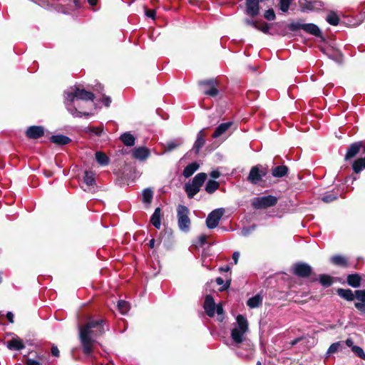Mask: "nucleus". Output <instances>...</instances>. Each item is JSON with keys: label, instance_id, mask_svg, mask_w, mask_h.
Listing matches in <instances>:
<instances>
[{"label": "nucleus", "instance_id": "1", "mask_svg": "<svg viewBox=\"0 0 365 365\" xmlns=\"http://www.w3.org/2000/svg\"><path fill=\"white\" fill-rule=\"evenodd\" d=\"M105 323L103 319L89 318L85 324L79 327V339L83 352L86 356L91 355L96 338L105 333Z\"/></svg>", "mask_w": 365, "mask_h": 365}, {"label": "nucleus", "instance_id": "2", "mask_svg": "<svg viewBox=\"0 0 365 365\" xmlns=\"http://www.w3.org/2000/svg\"><path fill=\"white\" fill-rule=\"evenodd\" d=\"M105 323L103 319L89 318L85 324L79 327V339L83 352L86 356L91 355L96 338L105 333Z\"/></svg>", "mask_w": 365, "mask_h": 365}, {"label": "nucleus", "instance_id": "3", "mask_svg": "<svg viewBox=\"0 0 365 365\" xmlns=\"http://www.w3.org/2000/svg\"><path fill=\"white\" fill-rule=\"evenodd\" d=\"M65 103L68 112L74 117L89 115V113L80 110L81 106L78 102L80 100L93 101L94 95L84 89L73 86L65 91Z\"/></svg>", "mask_w": 365, "mask_h": 365}, {"label": "nucleus", "instance_id": "4", "mask_svg": "<svg viewBox=\"0 0 365 365\" xmlns=\"http://www.w3.org/2000/svg\"><path fill=\"white\" fill-rule=\"evenodd\" d=\"M248 330L247 319L242 315H238L236 318V323L233 324L231 330V338L236 348H239L240 344L245 340V335Z\"/></svg>", "mask_w": 365, "mask_h": 365}, {"label": "nucleus", "instance_id": "5", "mask_svg": "<svg viewBox=\"0 0 365 365\" xmlns=\"http://www.w3.org/2000/svg\"><path fill=\"white\" fill-rule=\"evenodd\" d=\"M207 178V175L204 173L197 174L192 182L185 185V190L189 198H192L200 190Z\"/></svg>", "mask_w": 365, "mask_h": 365}, {"label": "nucleus", "instance_id": "6", "mask_svg": "<svg viewBox=\"0 0 365 365\" xmlns=\"http://www.w3.org/2000/svg\"><path fill=\"white\" fill-rule=\"evenodd\" d=\"M189 210L185 206L180 205L177 208V217L178 226L181 231L187 232L190 227V220L189 218Z\"/></svg>", "mask_w": 365, "mask_h": 365}, {"label": "nucleus", "instance_id": "7", "mask_svg": "<svg viewBox=\"0 0 365 365\" xmlns=\"http://www.w3.org/2000/svg\"><path fill=\"white\" fill-rule=\"evenodd\" d=\"M289 29L291 31H296L302 29L308 34L315 36H320L322 34L319 28L314 24H304L300 21L293 22L289 25Z\"/></svg>", "mask_w": 365, "mask_h": 365}, {"label": "nucleus", "instance_id": "8", "mask_svg": "<svg viewBox=\"0 0 365 365\" xmlns=\"http://www.w3.org/2000/svg\"><path fill=\"white\" fill-rule=\"evenodd\" d=\"M277 198L273 195H267L255 197L252 200V205L255 209H265L275 205Z\"/></svg>", "mask_w": 365, "mask_h": 365}, {"label": "nucleus", "instance_id": "9", "mask_svg": "<svg viewBox=\"0 0 365 365\" xmlns=\"http://www.w3.org/2000/svg\"><path fill=\"white\" fill-rule=\"evenodd\" d=\"M224 210L222 208L216 209L212 211L207 216L206 219V225L209 229L215 228L219 222L224 215Z\"/></svg>", "mask_w": 365, "mask_h": 365}, {"label": "nucleus", "instance_id": "10", "mask_svg": "<svg viewBox=\"0 0 365 365\" xmlns=\"http://www.w3.org/2000/svg\"><path fill=\"white\" fill-rule=\"evenodd\" d=\"M200 86L205 87L204 93L205 95L215 97L218 95L219 91L217 88V81L214 79L202 81L200 83Z\"/></svg>", "mask_w": 365, "mask_h": 365}, {"label": "nucleus", "instance_id": "11", "mask_svg": "<svg viewBox=\"0 0 365 365\" xmlns=\"http://www.w3.org/2000/svg\"><path fill=\"white\" fill-rule=\"evenodd\" d=\"M299 6L302 11L308 12L319 9L322 4L318 1L299 0Z\"/></svg>", "mask_w": 365, "mask_h": 365}, {"label": "nucleus", "instance_id": "12", "mask_svg": "<svg viewBox=\"0 0 365 365\" xmlns=\"http://www.w3.org/2000/svg\"><path fill=\"white\" fill-rule=\"evenodd\" d=\"M312 271V267L307 263H297L293 267L294 274L300 277H307Z\"/></svg>", "mask_w": 365, "mask_h": 365}, {"label": "nucleus", "instance_id": "13", "mask_svg": "<svg viewBox=\"0 0 365 365\" xmlns=\"http://www.w3.org/2000/svg\"><path fill=\"white\" fill-rule=\"evenodd\" d=\"M265 175L266 173L264 170H259L258 166H254L251 168L247 179L252 184H257Z\"/></svg>", "mask_w": 365, "mask_h": 365}, {"label": "nucleus", "instance_id": "14", "mask_svg": "<svg viewBox=\"0 0 365 365\" xmlns=\"http://www.w3.org/2000/svg\"><path fill=\"white\" fill-rule=\"evenodd\" d=\"M259 11V0H246V13L252 17L258 15Z\"/></svg>", "mask_w": 365, "mask_h": 365}, {"label": "nucleus", "instance_id": "15", "mask_svg": "<svg viewBox=\"0 0 365 365\" xmlns=\"http://www.w3.org/2000/svg\"><path fill=\"white\" fill-rule=\"evenodd\" d=\"M26 134L29 138L36 139L43 135L44 128L38 125L30 126L26 130Z\"/></svg>", "mask_w": 365, "mask_h": 365}, {"label": "nucleus", "instance_id": "16", "mask_svg": "<svg viewBox=\"0 0 365 365\" xmlns=\"http://www.w3.org/2000/svg\"><path fill=\"white\" fill-rule=\"evenodd\" d=\"M215 307L214 299L210 295H207L204 302V309L209 317H213L215 314Z\"/></svg>", "mask_w": 365, "mask_h": 365}, {"label": "nucleus", "instance_id": "17", "mask_svg": "<svg viewBox=\"0 0 365 365\" xmlns=\"http://www.w3.org/2000/svg\"><path fill=\"white\" fill-rule=\"evenodd\" d=\"M132 153L134 158L143 161L148 158L150 155V150L148 148L142 146L135 148L133 150Z\"/></svg>", "mask_w": 365, "mask_h": 365}, {"label": "nucleus", "instance_id": "18", "mask_svg": "<svg viewBox=\"0 0 365 365\" xmlns=\"http://www.w3.org/2000/svg\"><path fill=\"white\" fill-rule=\"evenodd\" d=\"M361 147H362V143L361 142H356V143L351 144L349 146V148H348V150L345 155V160H349L351 158L356 156L359 153Z\"/></svg>", "mask_w": 365, "mask_h": 365}, {"label": "nucleus", "instance_id": "19", "mask_svg": "<svg viewBox=\"0 0 365 365\" xmlns=\"http://www.w3.org/2000/svg\"><path fill=\"white\" fill-rule=\"evenodd\" d=\"M6 346L11 350H21L25 348L23 341L19 338H13L6 342Z\"/></svg>", "mask_w": 365, "mask_h": 365}, {"label": "nucleus", "instance_id": "20", "mask_svg": "<svg viewBox=\"0 0 365 365\" xmlns=\"http://www.w3.org/2000/svg\"><path fill=\"white\" fill-rule=\"evenodd\" d=\"M232 125V122H227L220 124L212 134V138H217L224 134Z\"/></svg>", "mask_w": 365, "mask_h": 365}, {"label": "nucleus", "instance_id": "21", "mask_svg": "<svg viewBox=\"0 0 365 365\" xmlns=\"http://www.w3.org/2000/svg\"><path fill=\"white\" fill-rule=\"evenodd\" d=\"M160 215H161V210L160 207H157L153 214L150 217V222L152 225L157 229L160 228L161 221H160Z\"/></svg>", "mask_w": 365, "mask_h": 365}, {"label": "nucleus", "instance_id": "22", "mask_svg": "<svg viewBox=\"0 0 365 365\" xmlns=\"http://www.w3.org/2000/svg\"><path fill=\"white\" fill-rule=\"evenodd\" d=\"M203 130H201L197 135V139L194 143L193 149L196 153H198L200 150L204 146L205 140L204 138Z\"/></svg>", "mask_w": 365, "mask_h": 365}, {"label": "nucleus", "instance_id": "23", "mask_svg": "<svg viewBox=\"0 0 365 365\" xmlns=\"http://www.w3.org/2000/svg\"><path fill=\"white\" fill-rule=\"evenodd\" d=\"M51 141L54 144L63 145L69 143L71 139L63 135H55L51 137Z\"/></svg>", "mask_w": 365, "mask_h": 365}, {"label": "nucleus", "instance_id": "24", "mask_svg": "<svg viewBox=\"0 0 365 365\" xmlns=\"http://www.w3.org/2000/svg\"><path fill=\"white\" fill-rule=\"evenodd\" d=\"M262 303V297L257 294L250 298L247 302V305L252 309L259 307Z\"/></svg>", "mask_w": 365, "mask_h": 365}, {"label": "nucleus", "instance_id": "25", "mask_svg": "<svg viewBox=\"0 0 365 365\" xmlns=\"http://www.w3.org/2000/svg\"><path fill=\"white\" fill-rule=\"evenodd\" d=\"M120 140L126 146H133L135 144V138L130 133H124L120 137Z\"/></svg>", "mask_w": 365, "mask_h": 365}, {"label": "nucleus", "instance_id": "26", "mask_svg": "<svg viewBox=\"0 0 365 365\" xmlns=\"http://www.w3.org/2000/svg\"><path fill=\"white\" fill-rule=\"evenodd\" d=\"M199 168V165L197 163H192L187 165L182 173V175L185 178H187L192 175V174L197 170Z\"/></svg>", "mask_w": 365, "mask_h": 365}, {"label": "nucleus", "instance_id": "27", "mask_svg": "<svg viewBox=\"0 0 365 365\" xmlns=\"http://www.w3.org/2000/svg\"><path fill=\"white\" fill-rule=\"evenodd\" d=\"M347 282L352 287H359L360 286L361 277L358 274H349L347 277Z\"/></svg>", "mask_w": 365, "mask_h": 365}, {"label": "nucleus", "instance_id": "28", "mask_svg": "<svg viewBox=\"0 0 365 365\" xmlns=\"http://www.w3.org/2000/svg\"><path fill=\"white\" fill-rule=\"evenodd\" d=\"M182 141L180 139H176L174 140H170L166 143V144L164 145V153L165 152H170L178 147H179L180 145H182Z\"/></svg>", "mask_w": 365, "mask_h": 365}, {"label": "nucleus", "instance_id": "29", "mask_svg": "<svg viewBox=\"0 0 365 365\" xmlns=\"http://www.w3.org/2000/svg\"><path fill=\"white\" fill-rule=\"evenodd\" d=\"M337 294L341 298L345 299L347 301H352L354 299V294L350 289H339L337 290Z\"/></svg>", "mask_w": 365, "mask_h": 365}, {"label": "nucleus", "instance_id": "30", "mask_svg": "<svg viewBox=\"0 0 365 365\" xmlns=\"http://www.w3.org/2000/svg\"><path fill=\"white\" fill-rule=\"evenodd\" d=\"M287 172H288V168L287 166L279 165V166L275 167L272 170V175H273V176L277 177V178H282V177L286 175Z\"/></svg>", "mask_w": 365, "mask_h": 365}, {"label": "nucleus", "instance_id": "31", "mask_svg": "<svg viewBox=\"0 0 365 365\" xmlns=\"http://www.w3.org/2000/svg\"><path fill=\"white\" fill-rule=\"evenodd\" d=\"M352 168L356 173H359L364 170L365 168V157L356 160L352 165Z\"/></svg>", "mask_w": 365, "mask_h": 365}, {"label": "nucleus", "instance_id": "32", "mask_svg": "<svg viewBox=\"0 0 365 365\" xmlns=\"http://www.w3.org/2000/svg\"><path fill=\"white\" fill-rule=\"evenodd\" d=\"M342 348H343V342H341V341H338V342L331 344L326 353L327 357H328L329 356H330L332 354H334V353L339 351Z\"/></svg>", "mask_w": 365, "mask_h": 365}, {"label": "nucleus", "instance_id": "33", "mask_svg": "<svg viewBox=\"0 0 365 365\" xmlns=\"http://www.w3.org/2000/svg\"><path fill=\"white\" fill-rule=\"evenodd\" d=\"M143 202L150 204L153 200V192L150 188H145L142 192Z\"/></svg>", "mask_w": 365, "mask_h": 365}, {"label": "nucleus", "instance_id": "34", "mask_svg": "<svg viewBox=\"0 0 365 365\" xmlns=\"http://www.w3.org/2000/svg\"><path fill=\"white\" fill-rule=\"evenodd\" d=\"M96 158L97 162L101 165H106L109 163V158L102 152H96Z\"/></svg>", "mask_w": 365, "mask_h": 365}, {"label": "nucleus", "instance_id": "35", "mask_svg": "<svg viewBox=\"0 0 365 365\" xmlns=\"http://www.w3.org/2000/svg\"><path fill=\"white\" fill-rule=\"evenodd\" d=\"M326 20L329 24L333 26H336L339 23V18L334 11H331L329 13L326 18Z\"/></svg>", "mask_w": 365, "mask_h": 365}, {"label": "nucleus", "instance_id": "36", "mask_svg": "<svg viewBox=\"0 0 365 365\" xmlns=\"http://www.w3.org/2000/svg\"><path fill=\"white\" fill-rule=\"evenodd\" d=\"M319 282L324 287H330L333 283L332 277L327 274H321L319 276Z\"/></svg>", "mask_w": 365, "mask_h": 365}, {"label": "nucleus", "instance_id": "37", "mask_svg": "<svg viewBox=\"0 0 365 365\" xmlns=\"http://www.w3.org/2000/svg\"><path fill=\"white\" fill-rule=\"evenodd\" d=\"M219 187V183L215 180H209L205 185V190L208 193L214 192Z\"/></svg>", "mask_w": 365, "mask_h": 365}, {"label": "nucleus", "instance_id": "38", "mask_svg": "<svg viewBox=\"0 0 365 365\" xmlns=\"http://www.w3.org/2000/svg\"><path fill=\"white\" fill-rule=\"evenodd\" d=\"M84 182L87 185H93L95 183V175L93 172L86 171L84 176Z\"/></svg>", "mask_w": 365, "mask_h": 365}, {"label": "nucleus", "instance_id": "39", "mask_svg": "<svg viewBox=\"0 0 365 365\" xmlns=\"http://www.w3.org/2000/svg\"><path fill=\"white\" fill-rule=\"evenodd\" d=\"M118 309L119 312L122 314H126L128 312L129 309H130V306H129L128 302H125L124 300L118 301Z\"/></svg>", "mask_w": 365, "mask_h": 365}, {"label": "nucleus", "instance_id": "40", "mask_svg": "<svg viewBox=\"0 0 365 365\" xmlns=\"http://www.w3.org/2000/svg\"><path fill=\"white\" fill-rule=\"evenodd\" d=\"M331 261L332 263L337 264V265H345L346 263V259L340 255H336L333 256L331 258Z\"/></svg>", "mask_w": 365, "mask_h": 365}, {"label": "nucleus", "instance_id": "41", "mask_svg": "<svg viewBox=\"0 0 365 365\" xmlns=\"http://www.w3.org/2000/svg\"><path fill=\"white\" fill-rule=\"evenodd\" d=\"M351 351L359 358L365 359V353L361 347L358 346H353Z\"/></svg>", "mask_w": 365, "mask_h": 365}, {"label": "nucleus", "instance_id": "42", "mask_svg": "<svg viewBox=\"0 0 365 365\" xmlns=\"http://www.w3.org/2000/svg\"><path fill=\"white\" fill-rule=\"evenodd\" d=\"M290 1L289 0H280L279 9L283 12H287L289 8Z\"/></svg>", "mask_w": 365, "mask_h": 365}, {"label": "nucleus", "instance_id": "43", "mask_svg": "<svg viewBox=\"0 0 365 365\" xmlns=\"http://www.w3.org/2000/svg\"><path fill=\"white\" fill-rule=\"evenodd\" d=\"M337 196L333 193H327L324 195L322 198V201L324 202H331L333 200H336Z\"/></svg>", "mask_w": 365, "mask_h": 365}, {"label": "nucleus", "instance_id": "44", "mask_svg": "<svg viewBox=\"0 0 365 365\" xmlns=\"http://www.w3.org/2000/svg\"><path fill=\"white\" fill-rule=\"evenodd\" d=\"M87 132L93 133L97 136H100L103 133V128L101 127H91L88 128Z\"/></svg>", "mask_w": 365, "mask_h": 365}, {"label": "nucleus", "instance_id": "45", "mask_svg": "<svg viewBox=\"0 0 365 365\" xmlns=\"http://www.w3.org/2000/svg\"><path fill=\"white\" fill-rule=\"evenodd\" d=\"M356 298L364 303L365 302V289L364 290H356L354 294Z\"/></svg>", "mask_w": 365, "mask_h": 365}, {"label": "nucleus", "instance_id": "46", "mask_svg": "<svg viewBox=\"0 0 365 365\" xmlns=\"http://www.w3.org/2000/svg\"><path fill=\"white\" fill-rule=\"evenodd\" d=\"M264 16L265 19L269 21L274 20L275 19V14L272 9L267 10Z\"/></svg>", "mask_w": 365, "mask_h": 365}, {"label": "nucleus", "instance_id": "47", "mask_svg": "<svg viewBox=\"0 0 365 365\" xmlns=\"http://www.w3.org/2000/svg\"><path fill=\"white\" fill-rule=\"evenodd\" d=\"M256 29H257V30H259V31H262V32H263V33H264V34H268V33H269V31L270 27H269V24H267V23H264L262 25H260V26H259V25L257 24V26Z\"/></svg>", "mask_w": 365, "mask_h": 365}, {"label": "nucleus", "instance_id": "48", "mask_svg": "<svg viewBox=\"0 0 365 365\" xmlns=\"http://www.w3.org/2000/svg\"><path fill=\"white\" fill-rule=\"evenodd\" d=\"M355 307L359 309L360 312L365 313V303L356 302L354 304Z\"/></svg>", "mask_w": 365, "mask_h": 365}, {"label": "nucleus", "instance_id": "49", "mask_svg": "<svg viewBox=\"0 0 365 365\" xmlns=\"http://www.w3.org/2000/svg\"><path fill=\"white\" fill-rule=\"evenodd\" d=\"M102 101L106 107H108L110 105L111 99L110 97L103 95Z\"/></svg>", "mask_w": 365, "mask_h": 365}, {"label": "nucleus", "instance_id": "50", "mask_svg": "<svg viewBox=\"0 0 365 365\" xmlns=\"http://www.w3.org/2000/svg\"><path fill=\"white\" fill-rule=\"evenodd\" d=\"M145 14L148 17L154 19L155 16V11L153 9L147 10Z\"/></svg>", "mask_w": 365, "mask_h": 365}, {"label": "nucleus", "instance_id": "51", "mask_svg": "<svg viewBox=\"0 0 365 365\" xmlns=\"http://www.w3.org/2000/svg\"><path fill=\"white\" fill-rule=\"evenodd\" d=\"M51 354L53 356L58 357L59 356V350L56 346H52Z\"/></svg>", "mask_w": 365, "mask_h": 365}, {"label": "nucleus", "instance_id": "52", "mask_svg": "<svg viewBox=\"0 0 365 365\" xmlns=\"http://www.w3.org/2000/svg\"><path fill=\"white\" fill-rule=\"evenodd\" d=\"M26 365H40V363L36 359H29L26 361Z\"/></svg>", "mask_w": 365, "mask_h": 365}, {"label": "nucleus", "instance_id": "53", "mask_svg": "<svg viewBox=\"0 0 365 365\" xmlns=\"http://www.w3.org/2000/svg\"><path fill=\"white\" fill-rule=\"evenodd\" d=\"M240 257V252H235L232 255V259L234 261V263L236 264L238 262V259Z\"/></svg>", "mask_w": 365, "mask_h": 365}, {"label": "nucleus", "instance_id": "54", "mask_svg": "<svg viewBox=\"0 0 365 365\" xmlns=\"http://www.w3.org/2000/svg\"><path fill=\"white\" fill-rule=\"evenodd\" d=\"M245 22L246 24L250 25V26H253L255 29H256V27L257 26V24L256 21H254L250 20V19H245Z\"/></svg>", "mask_w": 365, "mask_h": 365}, {"label": "nucleus", "instance_id": "55", "mask_svg": "<svg viewBox=\"0 0 365 365\" xmlns=\"http://www.w3.org/2000/svg\"><path fill=\"white\" fill-rule=\"evenodd\" d=\"M215 312L218 315H221L223 313V309L221 304L216 305Z\"/></svg>", "mask_w": 365, "mask_h": 365}, {"label": "nucleus", "instance_id": "56", "mask_svg": "<svg viewBox=\"0 0 365 365\" xmlns=\"http://www.w3.org/2000/svg\"><path fill=\"white\" fill-rule=\"evenodd\" d=\"M210 176L212 178H218L220 176V173L218 170H213L210 173Z\"/></svg>", "mask_w": 365, "mask_h": 365}, {"label": "nucleus", "instance_id": "57", "mask_svg": "<svg viewBox=\"0 0 365 365\" xmlns=\"http://www.w3.org/2000/svg\"><path fill=\"white\" fill-rule=\"evenodd\" d=\"M345 343H346V346H348L349 347H351V349H353V346H355V345H354L353 340L351 339H350V338L347 339L345 341Z\"/></svg>", "mask_w": 365, "mask_h": 365}, {"label": "nucleus", "instance_id": "58", "mask_svg": "<svg viewBox=\"0 0 365 365\" xmlns=\"http://www.w3.org/2000/svg\"><path fill=\"white\" fill-rule=\"evenodd\" d=\"M6 318L8 319L10 323L14 322V314L12 312H8L6 314Z\"/></svg>", "mask_w": 365, "mask_h": 365}, {"label": "nucleus", "instance_id": "59", "mask_svg": "<svg viewBox=\"0 0 365 365\" xmlns=\"http://www.w3.org/2000/svg\"><path fill=\"white\" fill-rule=\"evenodd\" d=\"M230 269V267L229 265H227L225 267H222L220 268V271L221 272H228Z\"/></svg>", "mask_w": 365, "mask_h": 365}, {"label": "nucleus", "instance_id": "60", "mask_svg": "<svg viewBox=\"0 0 365 365\" xmlns=\"http://www.w3.org/2000/svg\"><path fill=\"white\" fill-rule=\"evenodd\" d=\"M216 282L219 285H222L224 284V280L221 277H217L216 279Z\"/></svg>", "mask_w": 365, "mask_h": 365}, {"label": "nucleus", "instance_id": "61", "mask_svg": "<svg viewBox=\"0 0 365 365\" xmlns=\"http://www.w3.org/2000/svg\"><path fill=\"white\" fill-rule=\"evenodd\" d=\"M154 245H155V240L154 239H152L150 240L149 242V246L150 248H153L154 247Z\"/></svg>", "mask_w": 365, "mask_h": 365}, {"label": "nucleus", "instance_id": "62", "mask_svg": "<svg viewBox=\"0 0 365 365\" xmlns=\"http://www.w3.org/2000/svg\"><path fill=\"white\" fill-rule=\"evenodd\" d=\"M73 2H74V4H75V6H76V7L80 6V4H81L80 0H74V1H73Z\"/></svg>", "mask_w": 365, "mask_h": 365}, {"label": "nucleus", "instance_id": "63", "mask_svg": "<svg viewBox=\"0 0 365 365\" xmlns=\"http://www.w3.org/2000/svg\"><path fill=\"white\" fill-rule=\"evenodd\" d=\"M88 1L91 5H95L96 4V0H88Z\"/></svg>", "mask_w": 365, "mask_h": 365}, {"label": "nucleus", "instance_id": "64", "mask_svg": "<svg viewBox=\"0 0 365 365\" xmlns=\"http://www.w3.org/2000/svg\"><path fill=\"white\" fill-rule=\"evenodd\" d=\"M236 354L239 356H242V357L244 356V355L241 352H240V351H237Z\"/></svg>", "mask_w": 365, "mask_h": 365}]
</instances>
